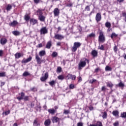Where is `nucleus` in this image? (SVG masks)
<instances>
[{
	"label": "nucleus",
	"instance_id": "nucleus-1",
	"mask_svg": "<svg viewBox=\"0 0 126 126\" xmlns=\"http://www.w3.org/2000/svg\"><path fill=\"white\" fill-rule=\"evenodd\" d=\"M86 63L88 64L89 63H90L89 60L87 59L86 58H83L81 59L78 63V69L81 70L83 67H85V66H86Z\"/></svg>",
	"mask_w": 126,
	"mask_h": 126
},
{
	"label": "nucleus",
	"instance_id": "nucleus-2",
	"mask_svg": "<svg viewBox=\"0 0 126 126\" xmlns=\"http://www.w3.org/2000/svg\"><path fill=\"white\" fill-rule=\"evenodd\" d=\"M81 46V43L79 42H75L73 44V46L71 49L72 52L73 53L75 52L76 51H77V49L80 48Z\"/></svg>",
	"mask_w": 126,
	"mask_h": 126
},
{
	"label": "nucleus",
	"instance_id": "nucleus-3",
	"mask_svg": "<svg viewBox=\"0 0 126 126\" xmlns=\"http://www.w3.org/2000/svg\"><path fill=\"white\" fill-rule=\"evenodd\" d=\"M98 41L100 43H104L105 41H106V39L105 38V35H104V33L102 31L99 32V35L98 36Z\"/></svg>",
	"mask_w": 126,
	"mask_h": 126
},
{
	"label": "nucleus",
	"instance_id": "nucleus-4",
	"mask_svg": "<svg viewBox=\"0 0 126 126\" xmlns=\"http://www.w3.org/2000/svg\"><path fill=\"white\" fill-rule=\"evenodd\" d=\"M40 35L48 34V29L46 27H42L40 30Z\"/></svg>",
	"mask_w": 126,
	"mask_h": 126
},
{
	"label": "nucleus",
	"instance_id": "nucleus-5",
	"mask_svg": "<svg viewBox=\"0 0 126 126\" xmlns=\"http://www.w3.org/2000/svg\"><path fill=\"white\" fill-rule=\"evenodd\" d=\"M54 38L56 39V40H63L64 39V36L60 34H55Z\"/></svg>",
	"mask_w": 126,
	"mask_h": 126
},
{
	"label": "nucleus",
	"instance_id": "nucleus-6",
	"mask_svg": "<svg viewBox=\"0 0 126 126\" xmlns=\"http://www.w3.org/2000/svg\"><path fill=\"white\" fill-rule=\"evenodd\" d=\"M48 77H49V73L48 72H46L45 73L44 76H42L40 77V80L42 82H44V81H46L47 79H48Z\"/></svg>",
	"mask_w": 126,
	"mask_h": 126
},
{
	"label": "nucleus",
	"instance_id": "nucleus-7",
	"mask_svg": "<svg viewBox=\"0 0 126 126\" xmlns=\"http://www.w3.org/2000/svg\"><path fill=\"white\" fill-rule=\"evenodd\" d=\"M35 60L36 61V63L38 64H41L42 63H43V60H42L40 57H39V55L38 54L35 55Z\"/></svg>",
	"mask_w": 126,
	"mask_h": 126
},
{
	"label": "nucleus",
	"instance_id": "nucleus-8",
	"mask_svg": "<svg viewBox=\"0 0 126 126\" xmlns=\"http://www.w3.org/2000/svg\"><path fill=\"white\" fill-rule=\"evenodd\" d=\"M101 19H102V16L101 15V13H97L95 16V20L96 22H99L101 21Z\"/></svg>",
	"mask_w": 126,
	"mask_h": 126
},
{
	"label": "nucleus",
	"instance_id": "nucleus-9",
	"mask_svg": "<svg viewBox=\"0 0 126 126\" xmlns=\"http://www.w3.org/2000/svg\"><path fill=\"white\" fill-rule=\"evenodd\" d=\"M31 61H32V57L29 56L28 59H24L22 60V63H29V62H31Z\"/></svg>",
	"mask_w": 126,
	"mask_h": 126
},
{
	"label": "nucleus",
	"instance_id": "nucleus-10",
	"mask_svg": "<svg viewBox=\"0 0 126 126\" xmlns=\"http://www.w3.org/2000/svg\"><path fill=\"white\" fill-rule=\"evenodd\" d=\"M7 43V39L4 37H2L0 40V43L2 46L5 45Z\"/></svg>",
	"mask_w": 126,
	"mask_h": 126
},
{
	"label": "nucleus",
	"instance_id": "nucleus-11",
	"mask_svg": "<svg viewBox=\"0 0 126 126\" xmlns=\"http://www.w3.org/2000/svg\"><path fill=\"white\" fill-rule=\"evenodd\" d=\"M19 95H21L20 96H18L17 99L19 100V101H21V100H23L24 99V97H25V93L22 92L21 94H19Z\"/></svg>",
	"mask_w": 126,
	"mask_h": 126
},
{
	"label": "nucleus",
	"instance_id": "nucleus-12",
	"mask_svg": "<svg viewBox=\"0 0 126 126\" xmlns=\"http://www.w3.org/2000/svg\"><path fill=\"white\" fill-rule=\"evenodd\" d=\"M54 16H59L60 15V9L58 8H55L53 11Z\"/></svg>",
	"mask_w": 126,
	"mask_h": 126
},
{
	"label": "nucleus",
	"instance_id": "nucleus-13",
	"mask_svg": "<svg viewBox=\"0 0 126 126\" xmlns=\"http://www.w3.org/2000/svg\"><path fill=\"white\" fill-rule=\"evenodd\" d=\"M30 23L32 24V25H35V24L38 23V21L35 19L32 18L30 20Z\"/></svg>",
	"mask_w": 126,
	"mask_h": 126
},
{
	"label": "nucleus",
	"instance_id": "nucleus-14",
	"mask_svg": "<svg viewBox=\"0 0 126 126\" xmlns=\"http://www.w3.org/2000/svg\"><path fill=\"white\" fill-rule=\"evenodd\" d=\"M51 124H52V122L50 119L46 120L44 122V126H51Z\"/></svg>",
	"mask_w": 126,
	"mask_h": 126
},
{
	"label": "nucleus",
	"instance_id": "nucleus-15",
	"mask_svg": "<svg viewBox=\"0 0 126 126\" xmlns=\"http://www.w3.org/2000/svg\"><path fill=\"white\" fill-rule=\"evenodd\" d=\"M18 24V22H17V21H13L12 22L9 24V26L11 27H15V26H16Z\"/></svg>",
	"mask_w": 126,
	"mask_h": 126
},
{
	"label": "nucleus",
	"instance_id": "nucleus-16",
	"mask_svg": "<svg viewBox=\"0 0 126 126\" xmlns=\"http://www.w3.org/2000/svg\"><path fill=\"white\" fill-rule=\"evenodd\" d=\"M91 55L94 57V58H97L98 56V52L97 51L94 50L92 51Z\"/></svg>",
	"mask_w": 126,
	"mask_h": 126
},
{
	"label": "nucleus",
	"instance_id": "nucleus-17",
	"mask_svg": "<svg viewBox=\"0 0 126 126\" xmlns=\"http://www.w3.org/2000/svg\"><path fill=\"white\" fill-rule=\"evenodd\" d=\"M21 57H23V54H21L20 53H16L15 54V59H20Z\"/></svg>",
	"mask_w": 126,
	"mask_h": 126
},
{
	"label": "nucleus",
	"instance_id": "nucleus-18",
	"mask_svg": "<svg viewBox=\"0 0 126 126\" xmlns=\"http://www.w3.org/2000/svg\"><path fill=\"white\" fill-rule=\"evenodd\" d=\"M120 112L118 110H115L112 112V115L114 116V117H117L119 118V114Z\"/></svg>",
	"mask_w": 126,
	"mask_h": 126
},
{
	"label": "nucleus",
	"instance_id": "nucleus-19",
	"mask_svg": "<svg viewBox=\"0 0 126 126\" xmlns=\"http://www.w3.org/2000/svg\"><path fill=\"white\" fill-rule=\"evenodd\" d=\"M38 19L41 22H45V19H46V17L45 16H38Z\"/></svg>",
	"mask_w": 126,
	"mask_h": 126
},
{
	"label": "nucleus",
	"instance_id": "nucleus-20",
	"mask_svg": "<svg viewBox=\"0 0 126 126\" xmlns=\"http://www.w3.org/2000/svg\"><path fill=\"white\" fill-rule=\"evenodd\" d=\"M38 55L40 57H44V56H45L46 55V51H45V50L40 51L39 52Z\"/></svg>",
	"mask_w": 126,
	"mask_h": 126
},
{
	"label": "nucleus",
	"instance_id": "nucleus-21",
	"mask_svg": "<svg viewBox=\"0 0 126 126\" xmlns=\"http://www.w3.org/2000/svg\"><path fill=\"white\" fill-rule=\"evenodd\" d=\"M52 47V41H49L47 42L46 45V49H51Z\"/></svg>",
	"mask_w": 126,
	"mask_h": 126
},
{
	"label": "nucleus",
	"instance_id": "nucleus-22",
	"mask_svg": "<svg viewBox=\"0 0 126 126\" xmlns=\"http://www.w3.org/2000/svg\"><path fill=\"white\" fill-rule=\"evenodd\" d=\"M33 126H40V123L38 122L37 119H35L33 123Z\"/></svg>",
	"mask_w": 126,
	"mask_h": 126
},
{
	"label": "nucleus",
	"instance_id": "nucleus-23",
	"mask_svg": "<svg viewBox=\"0 0 126 126\" xmlns=\"http://www.w3.org/2000/svg\"><path fill=\"white\" fill-rule=\"evenodd\" d=\"M48 112L49 114H51V115H54L56 113V110L54 109H49L48 110Z\"/></svg>",
	"mask_w": 126,
	"mask_h": 126
},
{
	"label": "nucleus",
	"instance_id": "nucleus-24",
	"mask_svg": "<svg viewBox=\"0 0 126 126\" xmlns=\"http://www.w3.org/2000/svg\"><path fill=\"white\" fill-rule=\"evenodd\" d=\"M117 86H118V87H120L121 88H122V89H124V87H125V84L123 83V82H122V81H121L118 85Z\"/></svg>",
	"mask_w": 126,
	"mask_h": 126
},
{
	"label": "nucleus",
	"instance_id": "nucleus-25",
	"mask_svg": "<svg viewBox=\"0 0 126 126\" xmlns=\"http://www.w3.org/2000/svg\"><path fill=\"white\" fill-rule=\"evenodd\" d=\"M60 121V118L57 117H54L53 118L52 122L53 123H57Z\"/></svg>",
	"mask_w": 126,
	"mask_h": 126
},
{
	"label": "nucleus",
	"instance_id": "nucleus-26",
	"mask_svg": "<svg viewBox=\"0 0 126 126\" xmlns=\"http://www.w3.org/2000/svg\"><path fill=\"white\" fill-rule=\"evenodd\" d=\"M12 33L15 36H19V35H20V32L19 31H13Z\"/></svg>",
	"mask_w": 126,
	"mask_h": 126
},
{
	"label": "nucleus",
	"instance_id": "nucleus-27",
	"mask_svg": "<svg viewBox=\"0 0 126 126\" xmlns=\"http://www.w3.org/2000/svg\"><path fill=\"white\" fill-rule=\"evenodd\" d=\"M12 8V5H11V4H8L7 5V7H6V10L7 11H9V10H10V9H11Z\"/></svg>",
	"mask_w": 126,
	"mask_h": 126
},
{
	"label": "nucleus",
	"instance_id": "nucleus-28",
	"mask_svg": "<svg viewBox=\"0 0 126 126\" xmlns=\"http://www.w3.org/2000/svg\"><path fill=\"white\" fill-rule=\"evenodd\" d=\"M120 117L123 119H126V112L121 113Z\"/></svg>",
	"mask_w": 126,
	"mask_h": 126
},
{
	"label": "nucleus",
	"instance_id": "nucleus-29",
	"mask_svg": "<svg viewBox=\"0 0 126 126\" xmlns=\"http://www.w3.org/2000/svg\"><path fill=\"white\" fill-rule=\"evenodd\" d=\"M105 27H106L107 28H111L110 22H107L106 23H105Z\"/></svg>",
	"mask_w": 126,
	"mask_h": 126
},
{
	"label": "nucleus",
	"instance_id": "nucleus-30",
	"mask_svg": "<svg viewBox=\"0 0 126 126\" xmlns=\"http://www.w3.org/2000/svg\"><path fill=\"white\" fill-rule=\"evenodd\" d=\"M49 85H50V86H52V87H53L54 86V85H55V84H56V81L52 80L49 82Z\"/></svg>",
	"mask_w": 126,
	"mask_h": 126
},
{
	"label": "nucleus",
	"instance_id": "nucleus-31",
	"mask_svg": "<svg viewBox=\"0 0 126 126\" xmlns=\"http://www.w3.org/2000/svg\"><path fill=\"white\" fill-rule=\"evenodd\" d=\"M6 73L5 72H0V77H5Z\"/></svg>",
	"mask_w": 126,
	"mask_h": 126
},
{
	"label": "nucleus",
	"instance_id": "nucleus-32",
	"mask_svg": "<svg viewBox=\"0 0 126 126\" xmlns=\"http://www.w3.org/2000/svg\"><path fill=\"white\" fill-rule=\"evenodd\" d=\"M102 114L103 119H107V112L105 111L104 112H102Z\"/></svg>",
	"mask_w": 126,
	"mask_h": 126
},
{
	"label": "nucleus",
	"instance_id": "nucleus-33",
	"mask_svg": "<svg viewBox=\"0 0 126 126\" xmlns=\"http://www.w3.org/2000/svg\"><path fill=\"white\" fill-rule=\"evenodd\" d=\"M105 71H112V67H111L109 66H106L105 67Z\"/></svg>",
	"mask_w": 126,
	"mask_h": 126
},
{
	"label": "nucleus",
	"instance_id": "nucleus-34",
	"mask_svg": "<svg viewBox=\"0 0 126 126\" xmlns=\"http://www.w3.org/2000/svg\"><path fill=\"white\" fill-rule=\"evenodd\" d=\"M24 19L26 21H28L30 19V16L28 15H25Z\"/></svg>",
	"mask_w": 126,
	"mask_h": 126
},
{
	"label": "nucleus",
	"instance_id": "nucleus-35",
	"mask_svg": "<svg viewBox=\"0 0 126 126\" xmlns=\"http://www.w3.org/2000/svg\"><path fill=\"white\" fill-rule=\"evenodd\" d=\"M58 79L59 80H63L64 79V76H63V75H60L58 77Z\"/></svg>",
	"mask_w": 126,
	"mask_h": 126
},
{
	"label": "nucleus",
	"instance_id": "nucleus-36",
	"mask_svg": "<svg viewBox=\"0 0 126 126\" xmlns=\"http://www.w3.org/2000/svg\"><path fill=\"white\" fill-rule=\"evenodd\" d=\"M84 11H90V6H86L85 8Z\"/></svg>",
	"mask_w": 126,
	"mask_h": 126
},
{
	"label": "nucleus",
	"instance_id": "nucleus-37",
	"mask_svg": "<svg viewBox=\"0 0 126 126\" xmlns=\"http://www.w3.org/2000/svg\"><path fill=\"white\" fill-rule=\"evenodd\" d=\"M29 75H30V73L25 71L23 74V76H29Z\"/></svg>",
	"mask_w": 126,
	"mask_h": 126
},
{
	"label": "nucleus",
	"instance_id": "nucleus-38",
	"mask_svg": "<svg viewBox=\"0 0 126 126\" xmlns=\"http://www.w3.org/2000/svg\"><path fill=\"white\" fill-rule=\"evenodd\" d=\"M107 87L112 88V87H113V86H114V84H113V83H107Z\"/></svg>",
	"mask_w": 126,
	"mask_h": 126
},
{
	"label": "nucleus",
	"instance_id": "nucleus-39",
	"mask_svg": "<svg viewBox=\"0 0 126 126\" xmlns=\"http://www.w3.org/2000/svg\"><path fill=\"white\" fill-rule=\"evenodd\" d=\"M52 57L53 58H56V57H58V53L57 52H53L52 54Z\"/></svg>",
	"mask_w": 126,
	"mask_h": 126
},
{
	"label": "nucleus",
	"instance_id": "nucleus-40",
	"mask_svg": "<svg viewBox=\"0 0 126 126\" xmlns=\"http://www.w3.org/2000/svg\"><path fill=\"white\" fill-rule=\"evenodd\" d=\"M114 37H118V34H116L115 32H113L111 35V39H113Z\"/></svg>",
	"mask_w": 126,
	"mask_h": 126
},
{
	"label": "nucleus",
	"instance_id": "nucleus-41",
	"mask_svg": "<svg viewBox=\"0 0 126 126\" xmlns=\"http://www.w3.org/2000/svg\"><path fill=\"white\" fill-rule=\"evenodd\" d=\"M69 75L70 76L72 80H75L76 79V76L75 75L72 74H69Z\"/></svg>",
	"mask_w": 126,
	"mask_h": 126
},
{
	"label": "nucleus",
	"instance_id": "nucleus-42",
	"mask_svg": "<svg viewBox=\"0 0 126 126\" xmlns=\"http://www.w3.org/2000/svg\"><path fill=\"white\" fill-rule=\"evenodd\" d=\"M96 126H103V125L102 124V122L100 121H97L96 122V124H95Z\"/></svg>",
	"mask_w": 126,
	"mask_h": 126
},
{
	"label": "nucleus",
	"instance_id": "nucleus-43",
	"mask_svg": "<svg viewBox=\"0 0 126 126\" xmlns=\"http://www.w3.org/2000/svg\"><path fill=\"white\" fill-rule=\"evenodd\" d=\"M24 101H29V96H25L24 97Z\"/></svg>",
	"mask_w": 126,
	"mask_h": 126
},
{
	"label": "nucleus",
	"instance_id": "nucleus-44",
	"mask_svg": "<svg viewBox=\"0 0 126 126\" xmlns=\"http://www.w3.org/2000/svg\"><path fill=\"white\" fill-rule=\"evenodd\" d=\"M74 85L73 84H70L69 86V89H74Z\"/></svg>",
	"mask_w": 126,
	"mask_h": 126
},
{
	"label": "nucleus",
	"instance_id": "nucleus-45",
	"mask_svg": "<svg viewBox=\"0 0 126 126\" xmlns=\"http://www.w3.org/2000/svg\"><path fill=\"white\" fill-rule=\"evenodd\" d=\"M37 12L39 13V16L43 15V12L41 10H38L37 11Z\"/></svg>",
	"mask_w": 126,
	"mask_h": 126
},
{
	"label": "nucleus",
	"instance_id": "nucleus-46",
	"mask_svg": "<svg viewBox=\"0 0 126 126\" xmlns=\"http://www.w3.org/2000/svg\"><path fill=\"white\" fill-rule=\"evenodd\" d=\"M88 37H90V38H92L93 37H95V34L94 33H92L88 35Z\"/></svg>",
	"mask_w": 126,
	"mask_h": 126
},
{
	"label": "nucleus",
	"instance_id": "nucleus-47",
	"mask_svg": "<svg viewBox=\"0 0 126 126\" xmlns=\"http://www.w3.org/2000/svg\"><path fill=\"white\" fill-rule=\"evenodd\" d=\"M113 126H120V124L119 123L118 121H116L115 123H114Z\"/></svg>",
	"mask_w": 126,
	"mask_h": 126
},
{
	"label": "nucleus",
	"instance_id": "nucleus-48",
	"mask_svg": "<svg viewBox=\"0 0 126 126\" xmlns=\"http://www.w3.org/2000/svg\"><path fill=\"white\" fill-rule=\"evenodd\" d=\"M63 114H64L65 115H68V114H69V111L64 110Z\"/></svg>",
	"mask_w": 126,
	"mask_h": 126
},
{
	"label": "nucleus",
	"instance_id": "nucleus-49",
	"mask_svg": "<svg viewBox=\"0 0 126 126\" xmlns=\"http://www.w3.org/2000/svg\"><path fill=\"white\" fill-rule=\"evenodd\" d=\"M4 114L5 116H7V115L10 114V111L8 110L7 111H5V112H4Z\"/></svg>",
	"mask_w": 126,
	"mask_h": 126
},
{
	"label": "nucleus",
	"instance_id": "nucleus-50",
	"mask_svg": "<svg viewBox=\"0 0 126 126\" xmlns=\"http://www.w3.org/2000/svg\"><path fill=\"white\" fill-rule=\"evenodd\" d=\"M62 72V67H58L57 68V72Z\"/></svg>",
	"mask_w": 126,
	"mask_h": 126
},
{
	"label": "nucleus",
	"instance_id": "nucleus-51",
	"mask_svg": "<svg viewBox=\"0 0 126 126\" xmlns=\"http://www.w3.org/2000/svg\"><path fill=\"white\" fill-rule=\"evenodd\" d=\"M114 51L115 53H117V52H118V47L117 46H114Z\"/></svg>",
	"mask_w": 126,
	"mask_h": 126
},
{
	"label": "nucleus",
	"instance_id": "nucleus-52",
	"mask_svg": "<svg viewBox=\"0 0 126 126\" xmlns=\"http://www.w3.org/2000/svg\"><path fill=\"white\" fill-rule=\"evenodd\" d=\"M41 0H33V1L34 2V3H36V4H38V3H39V2H40V1Z\"/></svg>",
	"mask_w": 126,
	"mask_h": 126
},
{
	"label": "nucleus",
	"instance_id": "nucleus-53",
	"mask_svg": "<svg viewBox=\"0 0 126 126\" xmlns=\"http://www.w3.org/2000/svg\"><path fill=\"white\" fill-rule=\"evenodd\" d=\"M94 82H96V79H93L92 80L90 81V83H91L92 84Z\"/></svg>",
	"mask_w": 126,
	"mask_h": 126
},
{
	"label": "nucleus",
	"instance_id": "nucleus-54",
	"mask_svg": "<svg viewBox=\"0 0 126 126\" xmlns=\"http://www.w3.org/2000/svg\"><path fill=\"white\" fill-rule=\"evenodd\" d=\"M77 126H83V123L82 122H79L77 123Z\"/></svg>",
	"mask_w": 126,
	"mask_h": 126
},
{
	"label": "nucleus",
	"instance_id": "nucleus-55",
	"mask_svg": "<svg viewBox=\"0 0 126 126\" xmlns=\"http://www.w3.org/2000/svg\"><path fill=\"white\" fill-rule=\"evenodd\" d=\"M66 6L67 7H71V6H72V3H70L67 4Z\"/></svg>",
	"mask_w": 126,
	"mask_h": 126
},
{
	"label": "nucleus",
	"instance_id": "nucleus-56",
	"mask_svg": "<svg viewBox=\"0 0 126 126\" xmlns=\"http://www.w3.org/2000/svg\"><path fill=\"white\" fill-rule=\"evenodd\" d=\"M100 50H101L102 51H104V46L103 45H101V46L99 48Z\"/></svg>",
	"mask_w": 126,
	"mask_h": 126
},
{
	"label": "nucleus",
	"instance_id": "nucleus-57",
	"mask_svg": "<svg viewBox=\"0 0 126 126\" xmlns=\"http://www.w3.org/2000/svg\"><path fill=\"white\" fill-rule=\"evenodd\" d=\"M2 55H3V51L0 50V57H2Z\"/></svg>",
	"mask_w": 126,
	"mask_h": 126
},
{
	"label": "nucleus",
	"instance_id": "nucleus-58",
	"mask_svg": "<svg viewBox=\"0 0 126 126\" xmlns=\"http://www.w3.org/2000/svg\"><path fill=\"white\" fill-rule=\"evenodd\" d=\"M106 87L105 86H103L101 88V91H106Z\"/></svg>",
	"mask_w": 126,
	"mask_h": 126
},
{
	"label": "nucleus",
	"instance_id": "nucleus-59",
	"mask_svg": "<svg viewBox=\"0 0 126 126\" xmlns=\"http://www.w3.org/2000/svg\"><path fill=\"white\" fill-rule=\"evenodd\" d=\"M122 15L124 17H125L126 18V13L122 12Z\"/></svg>",
	"mask_w": 126,
	"mask_h": 126
},
{
	"label": "nucleus",
	"instance_id": "nucleus-60",
	"mask_svg": "<svg viewBox=\"0 0 126 126\" xmlns=\"http://www.w3.org/2000/svg\"><path fill=\"white\" fill-rule=\"evenodd\" d=\"M100 70V68H96L94 70V72H98V71H99V70Z\"/></svg>",
	"mask_w": 126,
	"mask_h": 126
},
{
	"label": "nucleus",
	"instance_id": "nucleus-61",
	"mask_svg": "<svg viewBox=\"0 0 126 126\" xmlns=\"http://www.w3.org/2000/svg\"><path fill=\"white\" fill-rule=\"evenodd\" d=\"M4 84H5V82H1L0 87H2V86H3V85H4Z\"/></svg>",
	"mask_w": 126,
	"mask_h": 126
},
{
	"label": "nucleus",
	"instance_id": "nucleus-62",
	"mask_svg": "<svg viewBox=\"0 0 126 126\" xmlns=\"http://www.w3.org/2000/svg\"><path fill=\"white\" fill-rule=\"evenodd\" d=\"M81 81H82V78H81V77H79L78 79V82H81Z\"/></svg>",
	"mask_w": 126,
	"mask_h": 126
},
{
	"label": "nucleus",
	"instance_id": "nucleus-63",
	"mask_svg": "<svg viewBox=\"0 0 126 126\" xmlns=\"http://www.w3.org/2000/svg\"><path fill=\"white\" fill-rule=\"evenodd\" d=\"M34 106H35V104H34L33 102H32L31 104V108H33V107H34Z\"/></svg>",
	"mask_w": 126,
	"mask_h": 126
},
{
	"label": "nucleus",
	"instance_id": "nucleus-64",
	"mask_svg": "<svg viewBox=\"0 0 126 126\" xmlns=\"http://www.w3.org/2000/svg\"><path fill=\"white\" fill-rule=\"evenodd\" d=\"M89 110H90L91 111H93V106H90V107H89Z\"/></svg>",
	"mask_w": 126,
	"mask_h": 126
}]
</instances>
